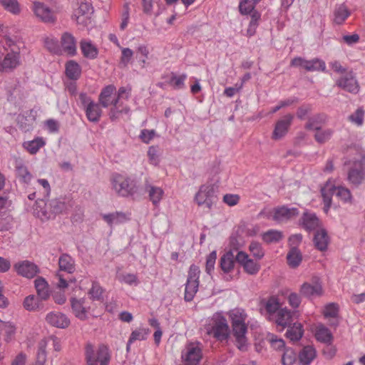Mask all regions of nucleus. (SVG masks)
<instances>
[{
    "instance_id": "11",
    "label": "nucleus",
    "mask_w": 365,
    "mask_h": 365,
    "mask_svg": "<svg viewBox=\"0 0 365 365\" xmlns=\"http://www.w3.org/2000/svg\"><path fill=\"white\" fill-rule=\"evenodd\" d=\"M336 86L352 94H357L360 91L359 82L353 71L346 72L337 79Z\"/></svg>"
},
{
    "instance_id": "22",
    "label": "nucleus",
    "mask_w": 365,
    "mask_h": 365,
    "mask_svg": "<svg viewBox=\"0 0 365 365\" xmlns=\"http://www.w3.org/2000/svg\"><path fill=\"white\" fill-rule=\"evenodd\" d=\"M300 225L305 230L311 232L320 226V220L314 212L306 211L301 217Z\"/></svg>"
},
{
    "instance_id": "53",
    "label": "nucleus",
    "mask_w": 365,
    "mask_h": 365,
    "mask_svg": "<svg viewBox=\"0 0 365 365\" xmlns=\"http://www.w3.org/2000/svg\"><path fill=\"white\" fill-rule=\"evenodd\" d=\"M257 2L255 0H241L239 4L240 13L242 15L252 14Z\"/></svg>"
},
{
    "instance_id": "19",
    "label": "nucleus",
    "mask_w": 365,
    "mask_h": 365,
    "mask_svg": "<svg viewBox=\"0 0 365 365\" xmlns=\"http://www.w3.org/2000/svg\"><path fill=\"white\" fill-rule=\"evenodd\" d=\"M359 160L355 163H352V166L348 171L347 180L354 185H360L365 178V171L362 163H359Z\"/></svg>"
},
{
    "instance_id": "46",
    "label": "nucleus",
    "mask_w": 365,
    "mask_h": 365,
    "mask_svg": "<svg viewBox=\"0 0 365 365\" xmlns=\"http://www.w3.org/2000/svg\"><path fill=\"white\" fill-rule=\"evenodd\" d=\"M16 176L24 183L29 184L32 178V175L28 170L26 166L21 161L16 164Z\"/></svg>"
},
{
    "instance_id": "40",
    "label": "nucleus",
    "mask_w": 365,
    "mask_h": 365,
    "mask_svg": "<svg viewBox=\"0 0 365 365\" xmlns=\"http://www.w3.org/2000/svg\"><path fill=\"white\" fill-rule=\"evenodd\" d=\"M81 68L75 61H68L66 64V75L71 80H77L80 78Z\"/></svg>"
},
{
    "instance_id": "43",
    "label": "nucleus",
    "mask_w": 365,
    "mask_h": 365,
    "mask_svg": "<svg viewBox=\"0 0 365 365\" xmlns=\"http://www.w3.org/2000/svg\"><path fill=\"white\" fill-rule=\"evenodd\" d=\"M287 260L290 267H297L302 261V252L299 249L290 248L287 255Z\"/></svg>"
},
{
    "instance_id": "23",
    "label": "nucleus",
    "mask_w": 365,
    "mask_h": 365,
    "mask_svg": "<svg viewBox=\"0 0 365 365\" xmlns=\"http://www.w3.org/2000/svg\"><path fill=\"white\" fill-rule=\"evenodd\" d=\"M93 12L92 5L88 2H81L72 16L78 24H86L88 16Z\"/></svg>"
},
{
    "instance_id": "54",
    "label": "nucleus",
    "mask_w": 365,
    "mask_h": 365,
    "mask_svg": "<svg viewBox=\"0 0 365 365\" xmlns=\"http://www.w3.org/2000/svg\"><path fill=\"white\" fill-rule=\"evenodd\" d=\"M297 360V353L292 348L284 349L282 356V365H293Z\"/></svg>"
},
{
    "instance_id": "41",
    "label": "nucleus",
    "mask_w": 365,
    "mask_h": 365,
    "mask_svg": "<svg viewBox=\"0 0 365 365\" xmlns=\"http://www.w3.org/2000/svg\"><path fill=\"white\" fill-rule=\"evenodd\" d=\"M316 357V350L311 346H304L299 354V362L309 365Z\"/></svg>"
},
{
    "instance_id": "47",
    "label": "nucleus",
    "mask_w": 365,
    "mask_h": 365,
    "mask_svg": "<svg viewBox=\"0 0 365 365\" xmlns=\"http://www.w3.org/2000/svg\"><path fill=\"white\" fill-rule=\"evenodd\" d=\"M331 190H332V191L334 192V195L344 203L352 202V195L348 188L342 186L336 187L332 185Z\"/></svg>"
},
{
    "instance_id": "55",
    "label": "nucleus",
    "mask_w": 365,
    "mask_h": 365,
    "mask_svg": "<svg viewBox=\"0 0 365 365\" xmlns=\"http://www.w3.org/2000/svg\"><path fill=\"white\" fill-rule=\"evenodd\" d=\"M316 131L317 133L314 135V139L320 144H323L328 141L334 133L333 130L330 128L322 130V128H320L319 130Z\"/></svg>"
},
{
    "instance_id": "39",
    "label": "nucleus",
    "mask_w": 365,
    "mask_h": 365,
    "mask_svg": "<svg viewBox=\"0 0 365 365\" xmlns=\"http://www.w3.org/2000/svg\"><path fill=\"white\" fill-rule=\"evenodd\" d=\"M35 287L38 297L42 300H46L49 297L48 284L46 279L41 277H38L34 281Z\"/></svg>"
},
{
    "instance_id": "37",
    "label": "nucleus",
    "mask_w": 365,
    "mask_h": 365,
    "mask_svg": "<svg viewBox=\"0 0 365 365\" xmlns=\"http://www.w3.org/2000/svg\"><path fill=\"white\" fill-rule=\"evenodd\" d=\"M329 236L325 230H318L314 237V243L316 248L320 251H325L329 244Z\"/></svg>"
},
{
    "instance_id": "45",
    "label": "nucleus",
    "mask_w": 365,
    "mask_h": 365,
    "mask_svg": "<svg viewBox=\"0 0 365 365\" xmlns=\"http://www.w3.org/2000/svg\"><path fill=\"white\" fill-rule=\"evenodd\" d=\"M284 237L283 233L277 230H269L262 235V240L267 243H277Z\"/></svg>"
},
{
    "instance_id": "5",
    "label": "nucleus",
    "mask_w": 365,
    "mask_h": 365,
    "mask_svg": "<svg viewBox=\"0 0 365 365\" xmlns=\"http://www.w3.org/2000/svg\"><path fill=\"white\" fill-rule=\"evenodd\" d=\"M207 334L212 335L219 341H226L230 335V329L226 318L220 313H216L212 318L210 329H207Z\"/></svg>"
},
{
    "instance_id": "18",
    "label": "nucleus",
    "mask_w": 365,
    "mask_h": 365,
    "mask_svg": "<svg viewBox=\"0 0 365 365\" xmlns=\"http://www.w3.org/2000/svg\"><path fill=\"white\" fill-rule=\"evenodd\" d=\"M299 213V210L297 207H288L283 205L274 208L272 218L278 222H282L297 217Z\"/></svg>"
},
{
    "instance_id": "24",
    "label": "nucleus",
    "mask_w": 365,
    "mask_h": 365,
    "mask_svg": "<svg viewBox=\"0 0 365 365\" xmlns=\"http://www.w3.org/2000/svg\"><path fill=\"white\" fill-rule=\"evenodd\" d=\"M76 43V38L69 32L63 33L61 37V45L63 51L71 56L77 53Z\"/></svg>"
},
{
    "instance_id": "29",
    "label": "nucleus",
    "mask_w": 365,
    "mask_h": 365,
    "mask_svg": "<svg viewBox=\"0 0 365 365\" xmlns=\"http://www.w3.org/2000/svg\"><path fill=\"white\" fill-rule=\"evenodd\" d=\"M235 262V256L232 250L225 252L220 259V266L224 273H230L234 269Z\"/></svg>"
},
{
    "instance_id": "28",
    "label": "nucleus",
    "mask_w": 365,
    "mask_h": 365,
    "mask_svg": "<svg viewBox=\"0 0 365 365\" xmlns=\"http://www.w3.org/2000/svg\"><path fill=\"white\" fill-rule=\"evenodd\" d=\"M59 271H63L68 274H73L76 271V262L70 255L63 253L58 258Z\"/></svg>"
},
{
    "instance_id": "44",
    "label": "nucleus",
    "mask_w": 365,
    "mask_h": 365,
    "mask_svg": "<svg viewBox=\"0 0 365 365\" xmlns=\"http://www.w3.org/2000/svg\"><path fill=\"white\" fill-rule=\"evenodd\" d=\"M45 141L42 138L37 137L32 140L26 141L23 143V147L30 153L36 154L41 148L44 146Z\"/></svg>"
},
{
    "instance_id": "25",
    "label": "nucleus",
    "mask_w": 365,
    "mask_h": 365,
    "mask_svg": "<svg viewBox=\"0 0 365 365\" xmlns=\"http://www.w3.org/2000/svg\"><path fill=\"white\" fill-rule=\"evenodd\" d=\"M261 303L264 306L267 319L269 321L274 319L281 309L279 299L274 296L269 297L267 300L262 301Z\"/></svg>"
},
{
    "instance_id": "1",
    "label": "nucleus",
    "mask_w": 365,
    "mask_h": 365,
    "mask_svg": "<svg viewBox=\"0 0 365 365\" xmlns=\"http://www.w3.org/2000/svg\"><path fill=\"white\" fill-rule=\"evenodd\" d=\"M3 50L0 48V71L11 73L21 64V50L25 48L23 43L16 42L6 37Z\"/></svg>"
},
{
    "instance_id": "12",
    "label": "nucleus",
    "mask_w": 365,
    "mask_h": 365,
    "mask_svg": "<svg viewBox=\"0 0 365 365\" xmlns=\"http://www.w3.org/2000/svg\"><path fill=\"white\" fill-rule=\"evenodd\" d=\"M32 10L37 18L46 24H54L56 21L55 12L44 3L34 1Z\"/></svg>"
},
{
    "instance_id": "10",
    "label": "nucleus",
    "mask_w": 365,
    "mask_h": 365,
    "mask_svg": "<svg viewBox=\"0 0 365 365\" xmlns=\"http://www.w3.org/2000/svg\"><path fill=\"white\" fill-rule=\"evenodd\" d=\"M291 66L295 67H302L307 71H325L326 63L325 62L318 58L311 60H306L301 57H296L291 61Z\"/></svg>"
},
{
    "instance_id": "33",
    "label": "nucleus",
    "mask_w": 365,
    "mask_h": 365,
    "mask_svg": "<svg viewBox=\"0 0 365 365\" xmlns=\"http://www.w3.org/2000/svg\"><path fill=\"white\" fill-rule=\"evenodd\" d=\"M145 191L148 193L149 199L153 205L158 207L164 195L163 190L160 187L148 184L145 185Z\"/></svg>"
},
{
    "instance_id": "52",
    "label": "nucleus",
    "mask_w": 365,
    "mask_h": 365,
    "mask_svg": "<svg viewBox=\"0 0 365 365\" xmlns=\"http://www.w3.org/2000/svg\"><path fill=\"white\" fill-rule=\"evenodd\" d=\"M103 289L100 284L96 281L92 282L91 288L89 289L88 294L93 301H101L103 299Z\"/></svg>"
},
{
    "instance_id": "63",
    "label": "nucleus",
    "mask_w": 365,
    "mask_h": 365,
    "mask_svg": "<svg viewBox=\"0 0 365 365\" xmlns=\"http://www.w3.org/2000/svg\"><path fill=\"white\" fill-rule=\"evenodd\" d=\"M269 341L272 347L275 350H284V349H287L285 347L284 341L281 338H278L277 336L274 334H272L269 336Z\"/></svg>"
},
{
    "instance_id": "32",
    "label": "nucleus",
    "mask_w": 365,
    "mask_h": 365,
    "mask_svg": "<svg viewBox=\"0 0 365 365\" xmlns=\"http://www.w3.org/2000/svg\"><path fill=\"white\" fill-rule=\"evenodd\" d=\"M80 47L84 57L95 59L98 54V50L91 41L83 39L80 42Z\"/></svg>"
},
{
    "instance_id": "6",
    "label": "nucleus",
    "mask_w": 365,
    "mask_h": 365,
    "mask_svg": "<svg viewBox=\"0 0 365 365\" xmlns=\"http://www.w3.org/2000/svg\"><path fill=\"white\" fill-rule=\"evenodd\" d=\"M78 98L88 120L91 123H98L103 113L101 104L93 101L86 93H81Z\"/></svg>"
},
{
    "instance_id": "31",
    "label": "nucleus",
    "mask_w": 365,
    "mask_h": 365,
    "mask_svg": "<svg viewBox=\"0 0 365 365\" xmlns=\"http://www.w3.org/2000/svg\"><path fill=\"white\" fill-rule=\"evenodd\" d=\"M115 91V87L113 85L106 86L101 90L98 96V102L102 107L108 108L112 104L111 98Z\"/></svg>"
},
{
    "instance_id": "8",
    "label": "nucleus",
    "mask_w": 365,
    "mask_h": 365,
    "mask_svg": "<svg viewBox=\"0 0 365 365\" xmlns=\"http://www.w3.org/2000/svg\"><path fill=\"white\" fill-rule=\"evenodd\" d=\"M182 359L186 365H197L202 357V349L199 342H189L182 351Z\"/></svg>"
},
{
    "instance_id": "2",
    "label": "nucleus",
    "mask_w": 365,
    "mask_h": 365,
    "mask_svg": "<svg viewBox=\"0 0 365 365\" xmlns=\"http://www.w3.org/2000/svg\"><path fill=\"white\" fill-rule=\"evenodd\" d=\"M112 190L120 197H133L138 192L137 181L128 176L120 173H113L110 179Z\"/></svg>"
},
{
    "instance_id": "30",
    "label": "nucleus",
    "mask_w": 365,
    "mask_h": 365,
    "mask_svg": "<svg viewBox=\"0 0 365 365\" xmlns=\"http://www.w3.org/2000/svg\"><path fill=\"white\" fill-rule=\"evenodd\" d=\"M111 103L113 107L110 110L109 117L112 121L118 119L121 114H128L130 112V108L128 106H123L122 103L118 102V99H112Z\"/></svg>"
},
{
    "instance_id": "4",
    "label": "nucleus",
    "mask_w": 365,
    "mask_h": 365,
    "mask_svg": "<svg viewBox=\"0 0 365 365\" xmlns=\"http://www.w3.org/2000/svg\"><path fill=\"white\" fill-rule=\"evenodd\" d=\"M85 356L87 365H108L110 360L109 349L106 345H100L95 350L91 344H87L85 348Z\"/></svg>"
},
{
    "instance_id": "42",
    "label": "nucleus",
    "mask_w": 365,
    "mask_h": 365,
    "mask_svg": "<svg viewBox=\"0 0 365 365\" xmlns=\"http://www.w3.org/2000/svg\"><path fill=\"white\" fill-rule=\"evenodd\" d=\"M326 121V116L324 114H317L308 118L304 126L307 130H319L321 125Z\"/></svg>"
},
{
    "instance_id": "35",
    "label": "nucleus",
    "mask_w": 365,
    "mask_h": 365,
    "mask_svg": "<svg viewBox=\"0 0 365 365\" xmlns=\"http://www.w3.org/2000/svg\"><path fill=\"white\" fill-rule=\"evenodd\" d=\"M289 325L286 332V336L292 341L300 340L304 334L303 326L301 323L294 322Z\"/></svg>"
},
{
    "instance_id": "34",
    "label": "nucleus",
    "mask_w": 365,
    "mask_h": 365,
    "mask_svg": "<svg viewBox=\"0 0 365 365\" xmlns=\"http://www.w3.org/2000/svg\"><path fill=\"white\" fill-rule=\"evenodd\" d=\"M300 294L307 298L320 296L322 294V287L319 284H311L305 282L301 286Z\"/></svg>"
},
{
    "instance_id": "49",
    "label": "nucleus",
    "mask_w": 365,
    "mask_h": 365,
    "mask_svg": "<svg viewBox=\"0 0 365 365\" xmlns=\"http://www.w3.org/2000/svg\"><path fill=\"white\" fill-rule=\"evenodd\" d=\"M17 125L23 132H29L33 130L34 123L29 119L26 115L21 113L17 116Z\"/></svg>"
},
{
    "instance_id": "27",
    "label": "nucleus",
    "mask_w": 365,
    "mask_h": 365,
    "mask_svg": "<svg viewBox=\"0 0 365 365\" xmlns=\"http://www.w3.org/2000/svg\"><path fill=\"white\" fill-rule=\"evenodd\" d=\"M274 322L278 327H281L284 329L289 325H292L293 322L292 312L287 309H281L278 314L274 317V319L270 320Z\"/></svg>"
},
{
    "instance_id": "26",
    "label": "nucleus",
    "mask_w": 365,
    "mask_h": 365,
    "mask_svg": "<svg viewBox=\"0 0 365 365\" xmlns=\"http://www.w3.org/2000/svg\"><path fill=\"white\" fill-rule=\"evenodd\" d=\"M351 11L345 4H336L333 11V24L341 25L351 15Z\"/></svg>"
},
{
    "instance_id": "58",
    "label": "nucleus",
    "mask_w": 365,
    "mask_h": 365,
    "mask_svg": "<svg viewBox=\"0 0 365 365\" xmlns=\"http://www.w3.org/2000/svg\"><path fill=\"white\" fill-rule=\"evenodd\" d=\"M24 307L29 311L36 310L39 307L38 298L34 295L26 297L24 301Z\"/></svg>"
},
{
    "instance_id": "48",
    "label": "nucleus",
    "mask_w": 365,
    "mask_h": 365,
    "mask_svg": "<svg viewBox=\"0 0 365 365\" xmlns=\"http://www.w3.org/2000/svg\"><path fill=\"white\" fill-rule=\"evenodd\" d=\"M331 185L327 184L324 187L322 188L321 193L323 197V202L324 204V210L325 212H328L331 205V196L334 195V191L331 189Z\"/></svg>"
},
{
    "instance_id": "62",
    "label": "nucleus",
    "mask_w": 365,
    "mask_h": 365,
    "mask_svg": "<svg viewBox=\"0 0 365 365\" xmlns=\"http://www.w3.org/2000/svg\"><path fill=\"white\" fill-rule=\"evenodd\" d=\"M44 46L48 51L53 53H56L59 49L58 41L53 36H48L44 38Z\"/></svg>"
},
{
    "instance_id": "60",
    "label": "nucleus",
    "mask_w": 365,
    "mask_h": 365,
    "mask_svg": "<svg viewBox=\"0 0 365 365\" xmlns=\"http://www.w3.org/2000/svg\"><path fill=\"white\" fill-rule=\"evenodd\" d=\"M133 56V51L129 48H122L120 64L126 67Z\"/></svg>"
},
{
    "instance_id": "7",
    "label": "nucleus",
    "mask_w": 365,
    "mask_h": 365,
    "mask_svg": "<svg viewBox=\"0 0 365 365\" xmlns=\"http://www.w3.org/2000/svg\"><path fill=\"white\" fill-rule=\"evenodd\" d=\"M200 270L197 266L192 264L190 267L184 294L185 302H191L197 292L200 284Z\"/></svg>"
},
{
    "instance_id": "51",
    "label": "nucleus",
    "mask_w": 365,
    "mask_h": 365,
    "mask_svg": "<svg viewBox=\"0 0 365 365\" xmlns=\"http://www.w3.org/2000/svg\"><path fill=\"white\" fill-rule=\"evenodd\" d=\"M2 6L14 15H18L21 12V7L17 0H0Z\"/></svg>"
},
{
    "instance_id": "50",
    "label": "nucleus",
    "mask_w": 365,
    "mask_h": 365,
    "mask_svg": "<svg viewBox=\"0 0 365 365\" xmlns=\"http://www.w3.org/2000/svg\"><path fill=\"white\" fill-rule=\"evenodd\" d=\"M230 317L232 324H240L245 323L247 315L243 309H235L230 312Z\"/></svg>"
},
{
    "instance_id": "36",
    "label": "nucleus",
    "mask_w": 365,
    "mask_h": 365,
    "mask_svg": "<svg viewBox=\"0 0 365 365\" xmlns=\"http://www.w3.org/2000/svg\"><path fill=\"white\" fill-rule=\"evenodd\" d=\"M102 217L110 227L113 224L118 225L124 223L129 220L128 215L123 212H115L113 213L104 214L102 215Z\"/></svg>"
},
{
    "instance_id": "3",
    "label": "nucleus",
    "mask_w": 365,
    "mask_h": 365,
    "mask_svg": "<svg viewBox=\"0 0 365 365\" xmlns=\"http://www.w3.org/2000/svg\"><path fill=\"white\" fill-rule=\"evenodd\" d=\"M218 187L214 184H204L200 186L194 196V202L199 206L210 211L218 201Z\"/></svg>"
},
{
    "instance_id": "17",
    "label": "nucleus",
    "mask_w": 365,
    "mask_h": 365,
    "mask_svg": "<svg viewBox=\"0 0 365 365\" xmlns=\"http://www.w3.org/2000/svg\"><path fill=\"white\" fill-rule=\"evenodd\" d=\"M70 302L72 312L76 318L81 321H86L88 319L90 307H86L84 305V298L77 299L72 297L70 299Z\"/></svg>"
},
{
    "instance_id": "59",
    "label": "nucleus",
    "mask_w": 365,
    "mask_h": 365,
    "mask_svg": "<svg viewBox=\"0 0 365 365\" xmlns=\"http://www.w3.org/2000/svg\"><path fill=\"white\" fill-rule=\"evenodd\" d=\"M323 314L325 318L339 316V305L336 303H329L324 307Z\"/></svg>"
},
{
    "instance_id": "9",
    "label": "nucleus",
    "mask_w": 365,
    "mask_h": 365,
    "mask_svg": "<svg viewBox=\"0 0 365 365\" xmlns=\"http://www.w3.org/2000/svg\"><path fill=\"white\" fill-rule=\"evenodd\" d=\"M44 205L45 207L41 210V214L38 212V216L46 220L53 218L67 209L65 202L60 199H53L48 202H44Z\"/></svg>"
},
{
    "instance_id": "64",
    "label": "nucleus",
    "mask_w": 365,
    "mask_h": 365,
    "mask_svg": "<svg viewBox=\"0 0 365 365\" xmlns=\"http://www.w3.org/2000/svg\"><path fill=\"white\" fill-rule=\"evenodd\" d=\"M187 78V75L185 73H182L180 76H176L173 73L172 77L170 78V83L173 85L175 88H182L185 86V81Z\"/></svg>"
},
{
    "instance_id": "38",
    "label": "nucleus",
    "mask_w": 365,
    "mask_h": 365,
    "mask_svg": "<svg viewBox=\"0 0 365 365\" xmlns=\"http://www.w3.org/2000/svg\"><path fill=\"white\" fill-rule=\"evenodd\" d=\"M315 337L317 341L331 344L333 341V335L330 330L323 324L317 327Z\"/></svg>"
},
{
    "instance_id": "21",
    "label": "nucleus",
    "mask_w": 365,
    "mask_h": 365,
    "mask_svg": "<svg viewBox=\"0 0 365 365\" xmlns=\"http://www.w3.org/2000/svg\"><path fill=\"white\" fill-rule=\"evenodd\" d=\"M46 320L50 325L60 329L68 327L71 323L68 317L61 312H49L46 315Z\"/></svg>"
},
{
    "instance_id": "20",
    "label": "nucleus",
    "mask_w": 365,
    "mask_h": 365,
    "mask_svg": "<svg viewBox=\"0 0 365 365\" xmlns=\"http://www.w3.org/2000/svg\"><path fill=\"white\" fill-rule=\"evenodd\" d=\"M347 160H345L344 165L355 163L357 160L359 163H362L365 160V152L361 145L357 144H351L346 149Z\"/></svg>"
},
{
    "instance_id": "13",
    "label": "nucleus",
    "mask_w": 365,
    "mask_h": 365,
    "mask_svg": "<svg viewBox=\"0 0 365 365\" xmlns=\"http://www.w3.org/2000/svg\"><path fill=\"white\" fill-rule=\"evenodd\" d=\"M235 259L243 267L245 272L249 274L255 275L260 269L259 263L250 259L249 255L243 251L237 252Z\"/></svg>"
},
{
    "instance_id": "56",
    "label": "nucleus",
    "mask_w": 365,
    "mask_h": 365,
    "mask_svg": "<svg viewBox=\"0 0 365 365\" xmlns=\"http://www.w3.org/2000/svg\"><path fill=\"white\" fill-rule=\"evenodd\" d=\"M150 333L149 329L139 328L132 331L130 336V343L139 340L143 341L147 339L148 335Z\"/></svg>"
},
{
    "instance_id": "57",
    "label": "nucleus",
    "mask_w": 365,
    "mask_h": 365,
    "mask_svg": "<svg viewBox=\"0 0 365 365\" xmlns=\"http://www.w3.org/2000/svg\"><path fill=\"white\" fill-rule=\"evenodd\" d=\"M249 250L256 259H261L264 256L262 246L258 242L252 241L250 244Z\"/></svg>"
},
{
    "instance_id": "15",
    "label": "nucleus",
    "mask_w": 365,
    "mask_h": 365,
    "mask_svg": "<svg viewBox=\"0 0 365 365\" xmlns=\"http://www.w3.org/2000/svg\"><path fill=\"white\" fill-rule=\"evenodd\" d=\"M16 273L24 277L31 279L39 273L38 267L34 262L29 260H23L16 262L14 265Z\"/></svg>"
},
{
    "instance_id": "16",
    "label": "nucleus",
    "mask_w": 365,
    "mask_h": 365,
    "mask_svg": "<svg viewBox=\"0 0 365 365\" xmlns=\"http://www.w3.org/2000/svg\"><path fill=\"white\" fill-rule=\"evenodd\" d=\"M232 334L235 339L236 346L240 351H245L247 346V326L246 323L232 324Z\"/></svg>"
},
{
    "instance_id": "61",
    "label": "nucleus",
    "mask_w": 365,
    "mask_h": 365,
    "mask_svg": "<svg viewBox=\"0 0 365 365\" xmlns=\"http://www.w3.org/2000/svg\"><path fill=\"white\" fill-rule=\"evenodd\" d=\"M217 259L216 251L211 252L206 258L205 271L208 274H211L214 270L215 264Z\"/></svg>"
},
{
    "instance_id": "14",
    "label": "nucleus",
    "mask_w": 365,
    "mask_h": 365,
    "mask_svg": "<svg viewBox=\"0 0 365 365\" xmlns=\"http://www.w3.org/2000/svg\"><path fill=\"white\" fill-rule=\"evenodd\" d=\"M294 115L291 113L286 114L282 118L278 120L272 132V138L278 140L284 137L292 123Z\"/></svg>"
}]
</instances>
